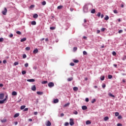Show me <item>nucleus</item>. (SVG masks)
Returning <instances> with one entry per match:
<instances>
[{
    "mask_svg": "<svg viewBox=\"0 0 126 126\" xmlns=\"http://www.w3.org/2000/svg\"><path fill=\"white\" fill-rule=\"evenodd\" d=\"M46 83H48V81H43L42 82V84H46Z\"/></svg>",
    "mask_w": 126,
    "mask_h": 126,
    "instance_id": "obj_29",
    "label": "nucleus"
},
{
    "mask_svg": "<svg viewBox=\"0 0 126 126\" xmlns=\"http://www.w3.org/2000/svg\"><path fill=\"white\" fill-rule=\"evenodd\" d=\"M63 6V5H60L57 7L58 9H62Z\"/></svg>",
    "mask_w": 126,
    "mask_h": 126,
    "instance_id": "obj_19",
    "label": "nucleus"
},
{
    "mask_svg": "<svg viewBox=\"0 0 126 126\" xmlns=\"http://www.w3.org/2000/svg\"><path fill=\"white\" fill-rule=\"evenodd\" d=\"M108 95L110 96V97H112V98H115V95H114L113 94H112L111 93H109L108 94Z\"/></svg>",
    "mask_w": 126,
    "mask_h": 126,
    "instance_id": "obj_13",
    "label": "nucleus"
},
{
    "mask_svg": "<svg viewBox=\"0 0 126 126\" xmlns=\"http://www.w3.org/2000/svg\"><path fill=\"white\" fill-rule=\"evenodd\" d=\"M86 102H89V98H86L85 99Z\"/></svg>",
    "mask_w": 126,
    "mask_h": 126,
    "instance_id": "obj_61",
    "label": "nucleus"
},
{
    "mask_svg": "<svg viewBox=\"0 0 126 126\" xmlns=\"http://www.w3.org/2000/svg\"><path fill=\"white\" fill-rule=\"evenodd\" d=\"M28 111V108H26L24 110V112H27Z\"/></svg>",
    "mask_w": 126,
    "mask_h": 126,
    "instance_id": "obj_58",
    "label": "nucleus"
},
{
    "mask_svg": "<svg viewBox=\"0 0 126 126\" xmlns=\"http://www.w3.org/2000/svg\"><path fill=\"white\" fill-rule=\"evenodd\" d=\"M73 114L74 115H77V114H78V112H77V111H75L73 112Z\"/></svg>",
    "mask_w": 126,
    "mask_h": 126,
    "instance_id": "obj_55",
    "label": "nucleus"
},
{
    "mask_svg": "<svg viewBox=\"0 0 126 126\" xmlns=\"http://www.w3.org/2000/svg\"><path fill=\"white\" fill-rule=\"evenodd\" d=\"M22 74H26V71H22Z\"/></svg>",
    "mask_w": 126,
    "mask_h": 126,
    "instance_id": "obj_52",
    "label": "nucleus"
},
{
    "mask_svg": "<svg viewBox=\"0 0 126 126\" xmlns=\"http://www.w3.org/2000/svg\"><path fill=\"white\" fill-rule=\"evenodd\" d=\"M69 125L70 126H73L74 125V121L72 118L70 119Z\"/></svg>",
    "mask_w": 126,
    "mask_h": 126,
    "instance_id": "obj_3",
    "label": "nucleus"
},
{
    "mask_svg": "<svg viewBox=\"0 0 126 126\" xmlns=\"http://www.w3.org/2000/svg\"><path fill=\"white\" fill-rule=\"evenodd\" d=\"M32 25H36V21H33L31 22Z\"/></svg>",
    "mask_w": 126,
    "mask_h": 126,
    "instance_id": "obj_21",
    "label": "nucleus"
},
{
    "mask_svg": "<svg viewBox=\"0 0 126 126\" xmlns=\"http://www.w3.org/2000/svg\"><path fill=\"white\" fill-rule=\"evenodd\" d=\"M95 13V9H93L92 11H91V13Z\"/></svg>",
    "mask_w": 126,
    "mask_h": 126,
    "instance_id": "obj_48",
    "label": "nucleus"
},
{
    "mask_svg": "<svg viewBox=\"0 0 126 126\" xmlns=\"http://www.w3.org/2000/svg\"><path fill=\"white\" fill-rule=\"evenodd\" d=\"M123 61L126 60V56H124L122 58Z\"/></svg>",
    "mask_w": 126,
    "mask_h": 126,
    "instance_id": "obj_45",
    "label": "nucleus"
},
{
    "mask_svg": "<svg viewBox=\"0 0 126 126\" xmlns=\"http://www.w3.org/2000/svg\"><path fill=\"white\" fill-rule=\"evenodd\" d=\"M77 50V47H74L73 48V51H74V52H75V51Z\"/></svg>",
    "mask_w": 126,
    "mask_h": 126,
    "instance_id": "obj_56",
    "label": "nucleus"
},
{
    "mask_svg": "<svg viewBox=\"0 0 126 126\" xmlns=\"http://www.w3.org/2000/svg\"><path fill=\"white\" fill-rule=\"evenodd\" d=\"M37 94H38V95H42V94H43V92H37Z\"/></svg>",
    "mask_w": 126,
    "mask_h": 126,
    "instance_id": "obj_23",
    "label": "nucleus"
},
{
    "mask_svg": "<svg viewBox=\"0 0 126 126\" xmlns=\"http://www.w3.org/2000/svg\"><path fill=\"white\" fill-rule=\"evenodd\" d=\"M108 120H109V117H104V121H108Z\"/></svg>",
    "mask_w": 126,
    "mask_h": 126,
    "instance_id": "obj_30",
    "label": "nucleus"
},
{
    "mask_svg": "<svg viewBox=\"0 0 126 126\" xmlns=\"http://www.w3.org/2000/svg\"><path fill=\"white\" fill-rule=\"evenodd\" d=\"M33 69H34V70H36V69H37V66H34L33 67Z\"/></svg>",
    "mask_w": 126,
    "mask_h": 126,
    "instance_id": "obj_54",
    "label": "nucleus"
},
{
    "mask_svg": "<svg viewBox=\"0 0 126 126\" xmlns=\"http://www.w3.org/2000/svg\"><path fill=\"white\" fill-rule=\"evenodd\" d=\"M105 30H106V28H102V29H101V32H104V31H105Z\"/></svg>",
    "mask_w": 126,
    "mask_h": 126,
    "instance_id": "obj_43",
    "label": "nucleus"
},
{
    "mask_svg": "<svg viewBox=\"0 0 126 126\" xmlns=\"http://www.w3.org/2000/svg\"><path fill=\"white\" fill-rule=\"evenodd\" d=\"M0 42H3V38H0Z\"/></svg>",
    "mask_w": 126,
    "mask_h": 126,
    "instance_id": "obj_62",
    "label": "nucleus"
},
{
    "mask_svg": "<svg viewBox=\"0 0 126 126\" xmlns=\"http://www.w3.org/2000/svg\"><path fill=\"white\" fill-rule=\"evenodd\" d=\"M83 54L84 56L87 55V52L85 51H84L83 52Z\"/></svg>",
    "mask_w": 126,
    "mask_h": 126,
    "instance_id": "obj_39",
    "label": "nucleus"
},
{
    "mask_svg": "<svg viewBox=\"0 0 126 126\" xmlns=\"http://www.w3.org/2000/svg\"><path fill=\"white\" fill-rule=\"evenodd\" d=\"M17 34L18 35H21V32L20 31H17L16 32Z\"/></svg>",
    "mask_w": 126,
    "mask_h": 126,
    "instance_id": "obj_35",
    "label": "nucleus"
},
{
    "mask_svg": "<svg viewBox=\"0 0 126 126\" xmlns=\"http://www.w3.org/2000/svg\"><path fill=\"white\" fill-rule=\"evenodd\" d=\"M83 10L84 12H88V8L86 6H84Z\"/></svg>",
    "mask_w": 126,
    "mask_h": 126,
    "instance_id": "obj_5",
    "label": "nucleus"
},
{
    "mask_svg": "<svg viewBox=\"0 0 126 126\" xmlns=\"http://www.w3.org/2000/svg\"><path fill=\"white\" fill-rule=\"evenodd\" d=\"M54 104H56L57 103H59V99H55L54 100Z\"/></svg>",
    "mask_w": 126,
    "mask_h": 126,
    "instance_id": "obj_12",
    "label": "nucleus"
},
{
    "mask_svg": "<svg viewBox=\"0 0 126 126\" xmlns=\"http://www.w3.org/2000/svg\"><path fill=\"white\" fill-rule=\"evenodd\" d=\"M113 12H114V13L117 14V13H118V11H117V10H114L113 11Z\"/></svg>",
    "mask_w": 126,
    "mask_h": 126,
    "instance_id": "obj_59",
    "label": "nucleus"
},
{
    "mask_svg": "<svg viewBox=\"0 0 126 126\" xmlns=\"http://www.w3.org/2000/svg\"><path fill=\"white\" fill-rule=\"evenodd\" d=\"M73 90H74V91H77L78 90V88H77V87H74L73 88Z\"/></svg>",
    "mask_w": 126,
    "mask_h": 126,
    "instance_id": "obj_17",
    "label": "nucleus"
},
{
    "mask_svg": "<svg viewBox=\"0 0 126 126\" xmlns=\"http://www.w3.org/2000/svg\"><path fill=\"white\" fill-rule=\"evenodd\" d=\"M32 91H36V86L35 85H33L32 87Z\"/></svg>",
    "mask_w": 126,
    "mask_h": 126,
    "instance_id": "obj_9",
    "label": "nucleus"
},
{
    "mask_svg": "<svg viewBox=\"0 0 126 126\" xmlns=\"http://www.w3.org/2000/svg\"><path fill=\"white\" fill-rule=\"evenodd\" d=\"M86 125H90L91 124V122L90 121L88 120L86 122Z\"/></svg>",
    "mask_w": 126,
    "mask_h": 126,
    "instance_id": "obj_24",
    "label": "nucleus"
},
{
    "mask_svg": "<svg viewBox=\"0 0 126 126\" xmlns=\"http://www.w3.org/2000/svg\"><path fill=\"white\" fill-rule=\"evenodd\" d=\"M27 81H28V82H35V79H28Z\"/></svg>",
    "mask_w": 126,
    "mask_h": 126,
    "instance_id": "obj_7",
    "label": "nucleus"
},
{
    "mask_svg": "<svg viewBox=\"0 0 126 126\" xmlns=\"http://www.w3.org/2000/svg\"><path fill=\"white\" fill-rule=\"evenodd\" d=\"M108 78L109 79H111V78H113V76L111 75H108Z\"/></svg>",
    "mask_w": 126,
    "mask_h": 126,
    "instance_id": "obj_28",
    "label": "nucleus"
},
{
    "mask_svg": "<svg viewBox=\"0 0 126 126\" xmlns=\"http://www.w3.org/2000/svg\"><path fill=\"white\" fill-rule=\"evenodd\" d=\"M1 123H5L6 122V118H4L3 120H1Z\"/></svg>",
    "mask_w": 126,
    "mask_h": 126,
    "instance_id": "obj_18",
    "label": "nucleus"
},
{
    "mask_svg": "<svg viewBox=\"0 0 126 126\" xmlns=\"http://www.w3.org/2000/svg\"><path fill=\"white\" fill-rule=\"evenodd\" d=\"M9 37L10 38H12V37H13V34L12 33H11L9 35Z\"/></svg>",
    "mask_w": 126,
    "mask_h": 126,
    "instance_id": "obj_51",
    "label": "nucleus"
},
{
    "mask_svg": "<svg viewBox=\"0 0 126 126\" xmlns=\"http://www.w3.org/2000/svg\"><path fill=\"white\" fill-rule=\"evenodd\" d=\"M109 19V16H106L104 18L105 20H108Z\"/></svg>",
    "mask_w": 126,
    "mask_h": 126,
    "instance_id": "obj_31",
    "label": "nucleus"
},
{
    "mask_svg": "<svg viewBox=\"0 0 126 126\" xmlns=\"http://www.w3.org/2000/svg\"><path fill=\"white\" fill-rule=\"evenodd\" d=\"M3 63H6V60L3 61Z\"/></svg>",
    "mask_w": 126,
    "mask_h": 126,
    "instance_id": "obj_64",
    "label": "nucleus"
},
{
    "mask_svg": "<svg viewBox=\"0 0 126 126\" xmlns=\"http://www.w3.org/2000/svg\"><path fill=\"white\" fill-rule=\"evenodd\" d=\"M69 104H70L69 102H68V103L65 104L63 105V107H67V106H69Z\"/></svg>",
    "mask_w": 126,
    "mask_h": 126,
    "instance_id": "obj_26",
    "label": "nucleus"
},
{
    "mask_svg": "<svg viewBox=\"0 0 126 126\" xmlns=\"http://www.w3.org/2000/svg\"><path fill=\"white\" fill-rule=\"evenodd\" d=\"M19 63L18 62H15L14 63V65H18Z\"/></svg>",
    "mask_w": 126,
    "mask_h": 126,
    "instance_id": "obj_40",
    "label": "nucleus"
},
{
    "mask_svg": "<svg viewBox=\"0 0 126 126\" xmlns=\"http://www.w3.org/2000/svg\"><path fill=\"white\" fill-rule=\"evenodd\" d=\"M82 110H87V106H82Z\"/></svg>",
    "mask_w": 126,
    "mask_h": 126,
    "instance_id": "obj_14",
    "label": "nucleus"
},
{
    "mask_svg": "<svg viewBox=\"0 0 126 126\" xmlns=\"http://www.w3.org/2000/svg\"><path fill=\"white\" fill-rule=\"evenodd\" d=\"M70 65H71V66H74V63H70Z\"/></svg>",
    "mask_w": 126,
    "mask_h": 126,
    "instance_id": "obj_53",
    "label": "nucleus"
},
{
    "mask_svg": "<svg viewBox=\"0 0 126 126\" xmlns=\"http://www.w3.org/2000/svg\"><path fill=\"white\" fill-rule=\"evenodd\" d=\"M25 107H26V106L25 105H22L21 106V110H24V109H25Z\"/></svg>",
    "mask_w": 126,
    "mask_h": 126,
    "instance_id": "obj_25",
    "label": "nucleus"
},
{
    "mask_svg": "<svg viewBox=\"0 0 126 126\" xmlns=\"http://www.w3.org/2000/svg\"><path fill=\"white\" fill-rule=\"evenodd\" d=\"M33 18H38V14H34L33 16Z\"/></svg>",
    "mask_w": 126,
    "mask_h": 126,
    "instance_id": "obj_16",
    "label": "nucleus"
},
{
    "mask_svg": "<svg viewBox=\"0 0 126 126\" xmlns=\"http://www.w3.org/2000/svg\"><path fill=\"white\" fill-rule=\"evenodd\" d=\"M48 85L50 88H51V87H54L55 86V84H54L53 82H49Z\"/></svg>",
    "mask_w": 126,
    "mask_h": 126,
    "instance_id": "obj_1",
    "label": "nucleus"
},
{
    "mask_svg": "<svg viewBox=\"0 0 126 126\" xmlns=\"http://www.w3.org/2000/svg\"><path fill=\"white\" fill-rule=\"evenodd\" d=\"M46 1H43L42 2V5H46Z\"/></svg>",
    "mask_w": 126,
    "mask_h": 126,
    "instance_id": "obj_38",
    "label": "nucleus"
},
{
    "mask_svg": "<svg viewBox=\"0 0 126 126\" xmlns=\"http://www.w3.org/2000/svg\"><path fill=\"white\" fill-rule=\"evenodd\" d=\"M12 96H16V95H17V93H16L15 91H13L12 93Z\"/></svg>",
    "mask_w": 126,
    "mask_h": 126,
    "instance_id": "obj_10",
    "label": "nucleus"
},
{
    "mask_svg": "<svg viewBox=\"0 0 126 126\" xmlns=\"http://www.w3.org/2000/svg\"><path fill=\"white\" fill-rule=\"evenodd\" d=\"M26 51H30V47H27L26 48Z\"/></svg>",
    "mask_w": 126,
    "mask_h": 126,
    "instance_id": "obj_36",
    "label": "nucleus"
},
{
    "mask_svg": "<svg viewBox=\"0 0 126 126\" xmlns=\"http://www.w3.org/2000/svg\"><path fill=\"white\" fill-rule=\"evenodd\" d=\"M33 54H37L38 53V49L36 48L33 51Z\"/></svg>",
    "mask_w": 126,
    "mask_h": 126,
    "instance_id": "obj_11",
    "label": "nucleus"
},
{
    "mask_svg": "<svg viewBox=\"0 0 126 126\" xmlns=\"http://www.w3.org/2000/svg\"><path fill=\"white\" fill-rule=\"evenodd\" d=\"M46 126H52V123H51V122H50L49 121H48L46 123Z\"/></svg>",
    "mask_w": 126,
    "mask_h": 126,
    "instance_id": "obj_6",
    "label": "nucleus"
},
{
    "mask_svg": "<svg viewBox=\"0 0 126 126\" xmlns=\"http://www.w3.org/2000/svg\"><path fill=\"white\" fill-rule=\"evenodd\" d=\"M117 126H123V125L121 123L117 124Z\"/></svg>",
    "mask_w": 126,
    "mask_h": 126,
    "instance_id": "obj_57",
    "label": "nucleus"
},
{
    "mask_svg": "<svg viewBox=\"0 0 126 126\" xmlns=\"http://www.w3.org/2000/svg\"><path fill=\"white\" fill-rule=\"evenodd\" d=\"M95 102H96V99L95 98L93 99L92 100V103H95Z\"/></svg>",
    "mask_w": 126,
    "mask_h": 126,
    "instance_id": "obj_42",
    "label": "nucleus"
},
{
    "mask_svg": "<svg viewBox=\"0 0 126 126\" xmlns=\"http://www.w3.org/2000/svg\"><path fill=\"white\" fill-rule=\"evenodd\" d=\"M119 112H116L115 113V116L116 117H118L119 116Z\"/></svg>",
    "mask_w": 126,
    "mask_h": 126,
    "instance_id": "obj_49",
    "label": "nucleus"
},
{
    "mask_svg": "<svg viewBox=\"0 0 126 126\" xmlns=\"http://www.w3.org/2000/svg\"><path fill=\"white\" fill-rule=\"evenodd\" d=\"M118 33H119V34H121V33H123V30H120L118 31Z\"/></svg>",
    "mask_w": 126,
    "mask_h": 126,
    "instance_id": "obj_47",
    "label": "nucleus"
},
{
    "mask_svg": "<svg viewBox=\"0 0 126 126\" xmlns=\"http://www.w3.org/2000/svg\"><path fill=\"white\" fill-rule=\"evenodd\" d=\"M27 39L26 37L23 38L21 39V42H25V41H26Z\"/></svg>",
    "mask_w": 126,
    "mask_h": 126,
    "instance_id": "obj_15",
    "label": "nucleus"
},
{
    "mask_svg": "<svg viewBox=\"0 0 126 126\" xmlns=\"http://www.w3.org/2000/svg\"><path fill=\"white\" fill-rule=\"evenodd\" d=\"M3 97H4V94H0V99L1 100H2V99H3Z\"/></svg>",
    "mask_w": 126,
    "mask_h": 126,
    "instance_id": "obj_8",
    "label": "nucleus"
},
{
    "mask_svg": "<svg viewBox=\"0 0 126 126\" xmlns=\"http://www.w3.org/2000/svg\"><path fill=\"white\" fill-rule=\"evenodd\" d=\"M112 55H113V56H116L117 53H116V52L113 51V52H112Z\"/></svg>",
    "mask_w": 126,
    "mask_h": 126,
    "instance_id": "obj_41",
    "label": "nucleus"
},
{
    "mask_svg": "<svg viewBox=\"0 0 126 126\" xmlns=\"http://www.w3.org/2000/svg\"><path fill=\"white\" fill-rule=\"evenodd\" d=\"M73 79V78H72V77H71V78H68V79H67V81H72V80Z\"/></svg>",
    "mask_w": 126,
    "mask_h": 126,
    "instance_id": "obj_27",
    "label": "nucleus"
},
{
    "mask_svg": "<svg viewBox=\"0 0 126 126\" xmlns=\"http://www.w3.org/2000/svg\"><path fill=\"white\" fill-rule=\"evenodd\" d=\"M6 99H7V95L5 96V98H4L3 100H0V104H3V103H4V101L6 100Z\"/></svg>",
    "mask_w": 126,
    "mask_h": 126,
    "instance_id": "obj_4",
    "label": "nucleus"
},
{
    "mask_svg": "<svg viewBox=\"0 0 126 126\" xmlns=\"http://www.w3.org/2000/svg\"><path fill=\"white\" fill-rule=\"evenodd\" d=\"M100 79H101V80H104V79H105V76H101Z\"/></svg>",
    "mask_w": 126,
    "mask_h": 126,
    "instance_id": "obj_32",
    "label": "nucleus"
},
{
    "mask_svg": "<svg viewBox=\"0 0 126 126\" xmlns=\"http://www.w3.org/2000/svg\"><path fill=\"white\" fill-rule=\"evenodd\" d=\"M50 29L51 30H55V29H56V27H51L50 28Z\"/></svg>",
    "mask_w": 126,
    "mask_h": 126,
    "instance_id": "obj_33",
    "label": "nucleus"
},
{
    "mask_svg": "<svg viewBox=\"0 0 126 126\" xmlns=\"http://www.w3.org/2000/svg\"><path fill=\"white\" fill-rule=\"evenodd\" d=\"M7 12V9L6 7L4 8V10L2 11V13L3 15H6Z\"/></svg>",
    "mask_w": 126,
    "mask_h": 126,
    "instance_id": "obj_2",
    "label": "nucleus"
},
{
    "mask_svg": "<svg viewBox=\"0 0 126 126\" xmlns=\"http://www.w3.org/2000/svg\"><path fill=\"white\" fill-rule=\"evenodd\" d=\"M118 119H119V120H121V119H123V117H122V115H119Z\"/></svg>",
    "mask_w": 126,
    "mask_h": 126,
    "instance_id": "obj_37",
    "label": "nucleus"
},
{
    "mask_svg": "<svg viewBox=\"0 0 126 126\" xmlns=\"http://www.w3.org/2000/svg\"><path fill=\"white\" fill-rule=\"evenodd\" d=\"M63 116H64V114H63V113L61 114V117H63Z\"/></svg>",
    "mask_w": 126,
    "mask_h": 126,
    "instance_id": "obj_63",
    "label": "nucleus"
},
{
    "mask_svg": "<svg viewBox=\"0 0 126 126\" xmlns=\"http://www.w3.org/2000/svg\"><path fill=\"white\" fill-rule=\"evenodd\" d=\"M97 16H98V17H100V16H101V13L98 12L97 14Z\"/></svg>",
    "mask_w": 126,
    "mask_h": 126,
    "instance_id": "obj_44",
    "label": "nucleus"
},
{
    "mask_svg": "<svg viewBox=\"0 0 126 126\" xmlns=\"http://www.w3.org/2000/svg\"><path fill=\"white\" fill-rule=\"evenodd\" d=\"M29 65V64L28 63H25V67H28V66Z\"/></svg>",
    "mask_w": 126,
    "mask_h": 126,
    "instance_id": "obj_50",
    "label": "nucleus"
},
{
    "mask_svg": "<svg viewBox=\"0 0 126 126\" xmlns=\"http://www.w3.org/2000/svg\"><path fill=\"white\" fill-rule=\"evenodd\" d=\"M73 62L75 63H79V61H78V60H75V59L73 60Z\"/></svg>",
    "mask_w": 126,
    "mask_h": 126,
    "instance_id": "obj_20",
    "label": "nucleus"
},
{
    "mask_svg": "<svg viewBox=\"0 0 126 126\" xmlns=\"http://www.w3.org/2000/svg\"><path fill=\"white\" fill-rule=\"evenodd\" d=\"M27 58V56H26V54H23V59H26Z\"/></svg>",
    "mask_w": 126,
    "mask_h": 126,
    "instance_id": "obj_34",
    "label": "nucleus"
},
{
    "mask_svg": "<svg viewBox=\"0 0 126 126\" xmlns=\"http://www.w3.org/2000/svg\"><path fill=\"white\" fill-rule=\"evenodd\" d=\"M69 125V123H68V122H66V123H65V124H64V126H68Z\"/></svg>",
    "mask_w": 126,
    "mask_h": 126,
    "instance_id": "obj_46",
    "label": "nucleus"
},
{
    "mask_svg": "<svg viewBox=\"0 0 126 126\" xmlns=\"http://www.w3.org/2000/svg\"><path fill=\"white\" fill-rule=\"evenodd\" d=\"M102 88H105L106 87V85L105 84H103L102 86Z\"/></svg>",
    "mask_w": 126,
    "mask_h": 126,
    "instance_id": "obj_60",
    "label": "nucleus"
},
{
    "mask_svg": "<svg viewBox=\"0 0 126 126\" xmlns=\"http://www.w3.org/2000/svg\"><path fill=\"white\" fill-rule=\"evenodd\" d=\"M17 117H19V113H16L14 116V118H17Z\"/></svg>",
    "mask_w": 126,
    "mask_h": 126,
    "instance_id": "obj_22",
    "label": "nucleus"
}]
</instances>
